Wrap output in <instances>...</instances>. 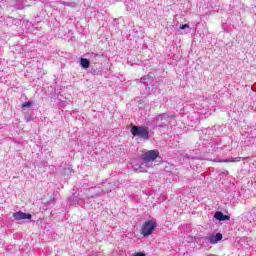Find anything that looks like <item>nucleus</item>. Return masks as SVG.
<instances>
[{"label": "nucleus", "instance_id": "obj_16", "mask_svg": "<svg viewBox=\"0 0 256 256\" xmlns=\"http://www.w3.org/2000/svg\"><path fill=\"white\" fill-rule=\"evenodd\" d=\"M208 256H217V255H215V254H210V255H208Z\"/></svg>", "mask_w": 256, "mask_h": 256}, {"label": "nucleus", "instance_id": "obj_10", "mask_svg": "<svg viewBox=\"0 0 256 256\" xmlns=\"http://www.w3.org/2000/svg\"><path fill=\"white\" fill-rule=\"evenodd\" d=\"M90 64H91V62H89L88 59H85V58L80 59V66L82 69H89Z\"/></svg>", "mask_w": 256, "mask_h": 256}, {"label": "nucleus", "instance_id": "obj_11", "mask_svg": "<svg viewBox=\"0 0 256 256\" xmlns=\"http://www.w3.org/2000/svg\"><path fill=\"white\" fill-rule=\"evenodd\" d=\"M132 167L137 173H145V169H141V164H133Z\"/></svg>", "mask_w": 256, "mask_h": 256}, {"label": "nucleus", "instance_id": "obj_7", "mask_svg": "<svg viewBox=\"0 0 256 256\" xmlns=\"http://www.w3.org/2000/svg\"><path fill=\"white\" fill-rule=\"evenodd\" d=\"M180 35H187L191 33V26L189 24H183L178 29Z\"/></svg>", "mask_w": 256, "mask_h": 256}, {"label": "nucleus", "instance_id": "obj_15", "mask_svg": "<svg viewBox=\"0 0 256 256\" xmlns=\"http://www.w3.org/2000/svg\"><path fill=\"white\" fill-rule=\"evenodd\" d=\"M133 256H145V253H143V252H138V253L134 254Z\"/></svg>", "mask_w": 256, "mask_h": 256}, {"label": "nucleus", "instance_id": "obj_14", "mask_svg": "<svg viewBox=\"0 0 256 256\" xmlns=\"http://www.w3.org/2000/svg\"><path fill=\"white\" fill-rule=\"evenodd\" d=\"M33 104L31 103V102H24L23 104H22V107H26V108H29V107H31Z\"/></svg>", "mask_w": 256, "mask_h": 256}, {"label": "nucleus", "instance_id": "obj_4", "mask_svg": "<svg viewBox=\"0 0 256 256\" xmlns=\"http://www.w3.org/2000/svg\"><path fill=\"white\" fill-rule=\"evenodd\" d=\"M31 217V214L21 211L13 213V218L15 219V221H23L25 219H31Z\"/></svg>", "mask_w": 256, "mask_h": 256}, {"label": "nucleus", "instance_id": "obj_3", "mask_svg": "<svg viewBox=\"0 0 256 256\" xmlns=\"http://www.w3.org/2000/svg\"><path fill=\"white\" fill-rule=\"evenodd\" d=\"M157 157H159V150H149L142 155V159L146 163H153Z\"/></svg>", "mask_w": 256, "mask_h": 256}, {"label": "nucleus", "instance_id": "obj_9", "mask_svg": "<svg viewBox=\"0 0 256 256\" xmlns=\"http://www.w3.org/2000/svg\"><path fill=\"white\" fill-rule=\"evenodd\" d=\"M214 218L217 221H229V216L224 215L223 212H216Z\"/></svg>", "mask_w": 256, "mask_h": 256}, {"label": "nucleus", "instance_id": "obj_2", "mask_svg": "<svg viewBox=\"0 0 256 256\" xmlns=\"http://www.w3.org/2000/svg\"><path fill=\"white\" fill-rule=\"evenodd\" d=\"M131 133L134 137H139L140 139H149V128L143 126H133L131 128Z\"/></svg>", "mask_w": 256, "mask_h": 256}, {"label": "nucleus", "instance_id": "obj_6", "mask_svg": "<svg viewBox=\"0 0 256 256\" xmlns=\"http://www.w3.org/2000/svg\"><path fill=\"white\" fill-rule=\"evenodd\" d=\"M223 239V235L221 233L212 234L208 236V241L212 244L219 243Z\"/></svg>", "mask_w": 256, "mask_h": 256}, {"label": "nucleus", "instance_id": "obj_8", "mask_svg": "<svg viewBox=\"0 0 256 256\" xmlns=\"http://www.w3.org/2000/svg\"><path fill=\"white\" fill-rule=\"evenodd\" d=\"M241 159H245V158H242V157H231V158H228V159H224V160H219L218 162L219 163H239V161H241Z\"/></svg>", "mask_w": 256, "mask_h": 256}, {"label": "nucleus", "instance_id": "obj_5", "mask_svg": "<svg viewBox=\"0 0 256 256\" xmlns=\"http://www.w3.org/2000/svg\"><path fill=\"white\" fill-rule=\"evenodd\" d=\"M169 119V116L167 114H160L156 117V124L158 127H163L165 125V122Z\"/></svg>", "mask_w": 256, "mask_h": 256}, {"label": "nucleus", "instance_id": "obj_13", "mask_svg": "<svg viewBox=\"0 0 256 256\" xmlns=\"http://www.w3.org/2000/svg\"><path fill=\"white\" fill-rule=\"evenodd\" d=\"M64 175H73V169L71 168H65L64 169Z\"/></svg>", "mask_w": 256, "mask_h": 256}, {"label": "nucleus", "instance_id": "obj_12", "mask_svg": "<svg viewBox=\"0 0 256 256\" xmlns=\"http://www.w3.org/2000/svg\"><path fill=\"white\" fill-rule=\"evenodd\" d=\"M151 166L149 165L148 162L144 161L140 164V169H144V173H147V170L150 168Z\"/></svg>", "mask_w": 256, "mask_h": 256}, {"label": "nucleus", "instance_id": "obj_1", "mask_svg": "<svg viewBox=\"0 0 256 256\" xmlns=\"http://www.w3.org/2000/svg\"><path fill=\"white\" fill-rule=\"evenodd\" d=\"M157 229V221L155 220H147L141 227L140 233L143 237H149L153 235V231Z\"/></svg>", "mask_w": 256, "mask_h": 256}]
</instances>
